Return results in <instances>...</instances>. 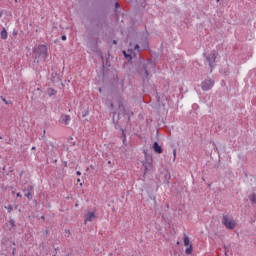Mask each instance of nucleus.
<instances>
[{"label":"nucleus","mask_w":256,"mask_h":256,"mask_svg":"<svg viewBox=\"0 0 256 256\" xmlns=\"http://www.w3.org/2000/svg\"><path fill=\"white\" fill-rule=\"evenodd\" d=\"M34 58L36 61H45L47 59V46L40 45L34 50Z\"/></svg>","instance_id":"nucleus-1"},{"label":"nucleus","mask_w":256,"mask_h":256,"mask_svg":"<svg viewBox=\"0 0 256 256\" xmlns=\"http://www.w3.org/2000/svg\"><path fill=\"white\" fill-rule=\"evenodd\" d=\"M223 225H225V227L227 229H235L237 223H235V220H233V218L229 217V216H224L223 220H222Z\"/></svg>","instance_id":"nucleus-2"},{"label":"nucleus","mask_w":256,"mask_h":256,"mask_svg":"<svg viewBox=\"0 0 256 256\" xmlns=\"http://www.w3.org/2000/svg\"><path fill=\"white\" fill-rule=\"evenodd\" d=\"M215 85V80L208 78L201 83V87L204 91H210Z\"/></svg>","instance_id":"nucleus-3"},{"label":"nucleus","mask_w":256,"mask_h":256,"mask_svg":"<svg viewBox=\"0 0 256 256\" xmlns=\"http://www.w3.org/2000/svg\"><path fill=\"white\" fill-rule=\"evenodd\" d=\"M210 68L213 69L214 65H215V59H217V55L215 54V52H212L211 54H209V56L206 57Z\"/></svg>","instance_id":"nucleus-4"},{"label":"nucleus","mask_w":256,"mask_h":256,"mask_svg":"<svg viewBox=\"0 0 256 256\" xmlns=\"http://www.w3.org/2000/svg\"><path fill=\"white\" fill-rule=\"evenodd\" d=\"M143 167L145 169V173L151 171V169H153V163L151 159L146 158L145 161L143 162Z\"/></svg>","instance_id":"nucleus-5"},{"label":"nucleus","mask_w":256,"mask_h":256,"mask_svg":"<svg viewBox=\"0 0 256 256\" xmlns=\"http://www.w3.org/2000/svg\"><path fill=\"white\" fill-rule=\"evenodd\" d=\"M70 121H71V117L69 115H62L60 117V123H63V125H69Z\"/></svg>","instance_id":"nucleus-6"},{"label":"nucleus","mask_w":256,"mask_h":256,"mask_svg":"<svg viewBox=\"0 0 256 256\" xmlns=\"http://www.w3.org/2000/svg\"><path fill=\"white\" fill-rule=\"evenodd\" d=\"M153 150L155 151V153H158V154L163 153V148H161V145H159V143L157 142H154Z\"/></svg>","instance_id":"nucleus-7"},{"label":"nucleus","mask_w":256,"mask_h":256,"mask_svg":"<svg viewBox=\"0 0 256 256\" xmlns=\"http://www.w3.org/2000/svg\"><path fill=\"white\" fill-rule=\"evenodd\" d=\"M93 219H95V212H89L86 215L85 223H87L88 221L91 222V221H93Z\"/></svg>","instance_id":"nucleus-8"},{"label":"nucleus","mask_w":256,"mask_h":256,"mask_svg":"<svg viewBox=\"0 0 256 256\" xmlns=\"http://www.w3.org/2000/svg\"><path fill=\"white\" fill-rule=\"evenodd\" d=\"M47 95H49V97H53L54 95H57V90H55L53 88H48Z\"/></svg>","instance_id":"nucleus-9"},{"label":"nucleus","mask_w":256,"mask_h":256,"mask_svg":"<svg viewBox=\"0 0 256 256\" xmlns=\"http://www.w3.org/2000/svg\"><path fill=\"white\" fill-rule=\"evenodd\" d=\"M184 245H185V247L191 246V242L189 240V236H187V235H184Z\"/></svg>","instance_id":"nucleus-10"},{"label":"nucleus","mask_w":256,"mask_h":256,"mask_svg":"<svg viewBox=\"0 0 256 256\" xmlns=\"http://www.w3.org/2000/svg\"><path fill=\"white\" fill-rule=\"evenodd\" d=\"M0 35H1V39H7L8 37L7 30L3 28Z\"/></svg>","instance_id":"nucleus-11"},{"label":"nucleus","mask_w":256,"mask_h":256,"mask_svg":"<svg viewBox=\"0 0 256 256\" xmlns=\"http://www.w3.org/2000/svg\"><path fill=\"white\" fill-rule=\"evenodd\" d=\"M141 47H142V49H149V42H147V39H145V40L141 43Z\"/></svg>","instance_id":"nucleus-12"},{"label":"nucleus","mask_w":256,"mask_h":256,"mask_svg":"<svg viewBox=\"0 0 256 256\" xmlns=\"http://www.w3.org/2000/svg\"><path fill=\"white\" fill-rule=\"evenodd\" d=\"M33 191V186L28 185L26 188H24L23 192L24 193H31Z\"/></svg>","instance_id":"nucleus-13"},{"label":"nucleus","mask_w":256,"mask_h":256,"mask_svg":"<svg viewBox=\"0 0 256 256\" xmlns=\"http://www.w3.org/2000/svg\"><path fill=\"white\" fill-rule=\"evenodd\" d=\"M129 54H127V52L123 51L124 53V57H130V59H133V51L132 50H128Z\"/></svg>","instance_id":"nucleus-14"},{"label":"nucleus","mask_w":256,"mask_h":256,"mask_svg":"<svg viewBox=\"0 0 256 256\" xmlns=\"http://www.w3.org/2000/svg\"><path fill=\"white\" fill-rule=\"evenodd\" d=\"M185 253L186 255H191V253H193V246L192 245L188 246V248H186L185 250Z\"/></svg>","instance_id":"nucleus-15"},{"label":"nucleus","mask_w":256,"mask_h":256,"mask_svg":"<svg viewBox=\"0 0 256 256\" xmlns=\"http://www.w3.org/2000/svg\"><path fill=\"white\" fill-rule=\"evenodd\" d=\"M249 200L251 201V203H256V195L255 194H253V195H251L250 197H249Z\"/></svg>","instance_id":"nucleus-16"},{"label":"nucleus","mask_w":256,"mask_h":256,"mask_svg":"<svg viewBox=\"0 0 256 256\" xmlns=\"http://www.w3.org/2000/svg\"><path fill=\"white\" fill-rule=\"evenodd\" d=\"M5 209H7L8 213H11V211H13V207H11V205L5 206Z\"/></svg>","instance_id":"nucleus-17"},{"label":"nucleus","mask_w":256,"mask_h":256,"mask_svg":"<svg viewBox=\"0 0 256 256\" xmlns=\"http://www.w3.org/2000/svg\"><path fill=\"white\" fill-rule=\"evenodd\" d=\"M134 49H135V51H137V53H140V51H141V50H139V44H136L134 46Z\"/></svg>","instance_id":"nucleus-18"},{"label":"nucleus","mask_w":256,"mask_h":256,"mask_svg":"<svg viewBox=\"0 0 256 256\" xmlns=\"http://www.w3.org/2000/svg\"><path fill=\"white\" fill-rule=\"evenodd\" d=\"M25 197H27V199H31V192H25Z\"/></svg>","instance_id":"nucleus-19"},{"label":"nucleus","mask_w":256,"mask_h":256,"mask_svg":"<svg viewBox=\"0 0 256 256\" xmlns=\"http://www.w3.org/2000/svg\"><path fill=\"white\" fill-rule=\"evenodd\" d=\"M125 109V106L123 104L119 105V111H123Z\"/></svg>","instance_id":"nucleus-20"},{"label":"nucleus","mask_w":256,"mask_h":256,"mask_svg":"<svg viewBox=\"0 0 256 256\" xmlns=\"http://www.w3.org/2000/svg\"><path fill=\"white\" fill-rule=\"evenodd\" d=\"M173 155H174V161H175V159L177 157V150H173Z\"/></svg>","instance_id":"nucleus-21"},{"label":"nucleus","mask_w":256,"mask_h":256,"mask_svg":"<svg viewBox=\"0 0 256 256\" xmlns=\"http://www.w3.org/2000/svg\"><path fill=\"white\" fill-rule=\"evenodd\" d=\"M61 39H62V41H67V36L63 35V36L61 37Z\"/></svg>","instance_id":"nucleus-22"},{"label":"nucleus","mask_w":256,"mask_h":256,"mask_svg":"<svg viewBox=\"0 0 256 256\" xmlns=\"http://www.w3.org/2000/svg\"><path fill=\"white\" fill-rule=\"evenodd\" d=\"M16 197H23V195H21V193L18 192V193L16 194Z\"/></svg>","instance_id":"nucleus-23"},{"label":"nucleus","mask_w":256,"mask_h":256,"mask_svg":"<svg viewBox=\"0 0 256 256\" xmlns=\"http://www.w3.org/2000/svg\"><path fill=\"white\" fill-rule=\"evenodd\" d=\"M76 174H77L78 176H81V171H77Z\"/></svg>","instance_id":"nucleus-24"},{"label":"nucleus","mask_w":256,"mask_h":256,"mask_svg":"<svg viewBox=\"0 0 256 256\" xmlns=\"http://www.w3.org/2000/svg\"><path fill=\"white\" fill-rule=\"evenodd\" d=\"M10 223H11V225H15V221L14 220H11Z\"/></svg>","instance_id":"nucleus-25"},{"label":"nucleus","mask_w":256,"mask_h":256,"mask_svg":"<svg viewBox=\"0 0 256 256\" xmlns=\"http://www.w3.org/2000/svg\"><path fill=\"white\" fill-rule=\"evenodd\" d=\"M77 183H81V179L78 178V179H77Z\"/></svg>","instance_id":"nucleus-26"},{"label":"nucleus","mask_w":256,"mask_h":256,"mask_svg":"<svg viewBox=\"0 0 256 256\" xmlns=\"http://www.w3.org/2000/svg\"><path fill=\"white\" fill-rule=\"evenodd\" d=\"M113 43H114V45H117V41L114 40Z\"/></svg>","instance_id":"nucleus-27"},{"label":"nucleus","mask_w":256,"mask_h":256,"mask_svg":"<svg viewBox=\"0 0 256 256\" xmlns=\"http://www.w3.org/2000/svg\"><path fill=\"white\" fill-rule=\"evenodd\" d=\"M3 101H4V103H6V104H7V100H6V99H3Z\"/></svg>","instance_id":"nucleus-28"},{"label":"nucleus","mask_w":256,"mask_h":256,"mask_svg":"<svg viewBox=\"0 0 256 256\" xmlns=\"http://www.w3.org/2000/svg\"><path fill=\"white\" fill-rule=\"evenodd\" d=\"M116 7H119V3H116Z\"/></svg>","instance_id":"nucleus-29"},{"label":"nucleus","mask_w":256,"mask_h":256,"mask_svg":"<svg viewBox=\"0 0 256 256\" xmlns=\"http://www.w3.org/2000/svg\"><path fill=\"white\" fill-rule=\"evenodd\" d=\"M32 150H35V147H32Z\"/></svg>","instance_id":"nucleus-30"},{"label":"nucleus","mask_w":256,"mask_h":256,"mask_svg":"<svg viewBox=\"0 0 256 256\" xmlns=\"http://www.w3.org/2000/svg\"><path fill=\"white\" fill-rule=\"evenodd\" d=\"M108 164H111V161H108Z\"/></svg>","instance_id":"nucleus-31"},{"label":"nucleus","mask_w":256,"mask_h":256,"mask_svg":"<svg viewBox=\"0 0 256 256\" xmlns=\"http://www.w3.org/2000/svg\"><path fill=\"white\" fill-rule=\"evenodd\" d=\"M0 139H3V137L0 136Z\"/></svg>","instance_id":"nucleus-32"},{"label":"nucleus","mask_w":256,"mask_h":256,"mask_svg":"<svg viewBox=\"0 0 256 256\" xmlns=\"http://www.w3.org/2000/svg\"><path fill=\"white\" fill-rule=\"evenodd\" d=\"M217 2H219V0H217Z\"/></svg>","instance_id":"nucleus-33"},{"label":"nucleus","mask_w":256,"mask_h":256,"mask_svg":"<svg viewBox=\"0 0 256 256\" xmlns=\"http://www.w3.org/2000/svg\"><path fill=\"white\" fill-rule=\"evenodd\" d=\"M15 2H17V0H15Z\"/></svg>","instance_id":"nucleus-34"}]
</instances>
